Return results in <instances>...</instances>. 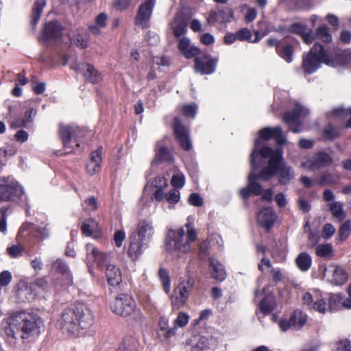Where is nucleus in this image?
<instances>
[{"label":"nucleus","mask_w":351,"mask_h":351,"mask_svg":"<svg viewBox=\"0 0 351 351\" xmlns=\"http://www.w3.org/2000/svg\"><path fill=\"white\" fill-rule=\"evenodd\" d=\"M215 61L208 55L200 53L195 57V69L196 72L201 74L208 75L215 71Z\"/></svg>","instance_id":"obj_18"},{"label":"nucleus","mask_w":351,"mask_h":351,"mask_svg":"<svg viewBox=\"0 0 351 351\" xmlns=\"http://www.w3.org/2000/svg\"><path fill=\"white\" fill-rule=\"evenodd\" d=\"M51 272H56L62 274L64 278L62 286L68 287L72 284V275L69 270L68 266L62 260L57 259L52 263Z\"/></svg>","instance_id":"obj_22"},{"label":"nucleus","mask_w":351,"mask_h":351,"mask_svg":"<svg viewBox=\"0 0 351 351\" xmlns=\"http://www.w3.org/2000/svg\"><path fill=\"white\" fill-rule=\"evenodd\" d=\"M62 27L58 21H51L45 25L44 35L47 38H53L60 36Z\"/></svg>","instance_id":"obj_32"},{"label":"nucleus","mask_w":351,"mask_h":351,"mask_svg":"<svg viewBox=\"0 0 351 351\" xmlns=\"http://www.w3.org/2000/svg\"><path fill=\"white\" fill-rule=\"evenodd\" d=\"M158 276L164 291L166 293H169L171 289V280L168 272L165 269L160 268L158 271Z\"/></svg>","instance_id":"obj_42"},{"label":"nucleus","mask_w":351,"mask_h":351,"mask_svg":"<svg viewBox=\"0 0 351 351\" xmlns=\"http://www.w3.org/2000/svg\"><path fill=\"white\" fill-rule=\"evenodd\" d=\"M85 131L79 127L73 125H60L59 135L62 139V144L65 150V154L73 152L75 149L71 146L70 143L73 140L75 143V147H78L80 143L77 138L84 135Z\"/></svg>","instance_id":"obj_10"},{"label":"nucleus","mask_w":351,"mask_h":351,"mask_svg":"<svg viewBox=\"0 0 351 351\" xmlns=\"http://www.w3.org/2000/svg\"><path fill=\"white\" fill-rule=\"evenodd\" d=\"M315 36L317 39H319L324 43H328L332 41V36L326 25L321 26L316 29Z\"/></svg>","instance_id":"obj_43"},{"label":"nucleus","mask_w":351,"mask_h":351,"mask_svg":"<svg viewBox=\"0 0 351 351\" xmlns=\"http://www.w3.org/2000/svg\"><path fill=\"white\" fill-rule=\"evenodd\" d=\"M81 230L86 236L96 237L99 233V224L94 219L90 218L83 221Z\"/></svg>","instance_id":"obj_26"},{"label":"nucleus","mask_w":351,"mask_h":351,"mask_svg":"<svg viewBox=\"0 0 351 351\" xmlns=\"http://www.w3.org/2000/svg\"><path fill=\"white\" fill-rule=\"evenodd\" d=\"M23 195V189L12 178H0V202H16Z\"/></svg>","instance_id":"obj_8"},{"label":"nucleus","mask_w":351,"mask_h":351,"mask_svg":"<svg viewBox=\"0 0 351 351\" xmlns=\"http://www.w3.org/2000/svg\"><path fill=\"white\" fill-rule=\"evenodd\" d=\"M339 232L340 239L342 241L346 240L351 233V222L350 221L344 222L341 226Z\"/></svg>","instance_id":"obj_50"},{"label":"nucleus","mask_w":351,"mask_h":351,"mask_svg":"<svg viewBox=\"0 0 351 351\" xmlns=\"http://www.w3.org/2000/svg\"><path fill=\"white\" fill-rule=\"evenodd\" d=\"M275 202L280 208H284L287 204V198L284 193H279L275 196Z\"/></svg>","instance_id":"obj_63"},{"label":"nucleus","mask_w":351,"mask_h":351,"mask_svg":"<svg viewBox=\"0 0 351 351\" xmlns=\"http://www.w3.org/2000/svg\"><path fill=\"white\" fill-rule=\"evenodd\" d=\"M332 116L339 117L342 119H348L346 127L351 128V108H337L330 112Z\"/></svg>","instance_id":"obj_41"},{"label":"nucleus","mask_w":351,"mask_h":351,"mask_svg":"<svg viewBox=\"0 0 351 351\" xmlns=\"http://www.w3.org/2000/svg\"><path fill=\"white\" fill-rule=\"evenodd\" d=\"M7 208L3 207L0 208V231L5 232L6 230V215Z\"/></svg>","instance_id":"obj_60"},{"label":"nucleus","mask_w":351,"mask_h":351,"mask_svg":"<svg viewBox=\"0 0 351 351\" xmlns=\"http://www.w3.org/2000/svg\"><path fill=\"white\" fill-rule=\"evenodd\" d=\"M8 254L12 257H18L21 253V247L19 245H12L7 249Z\"/></svg>","instance_id":"obj_64"},{"label":"nucleus","mask_w":351,"mask_h":351,"mask_svg":"<svg viewBox=\"0 0 351 351\" xmlns=\"http://www.w3.org/2000/svg\"><path fill=\"white\" fill-rule=\"evenodd\" d=\"M249 176H248V185L251 190V192L255 195H259L262 193V186L260 184L256 182L258 178H261L259 177V173L256 174L254 172L256 169H253Z\"/></svg>","instance_id":"obj_36"},{"label":"nucleus","mask_w":351,"mask_h":351,"mask_svg":"<svg viewBox=\"0 0 351 351\" xmlns=\"http://www.w3.org/2000/svg\"><path fill=\"white\" fill-rule=\"evenodd\" d=\"M84 204L87 206L85 209H91V210H97V199L94 197H90L85 199Z\"/></svg>","instance_id":"obj_62"},{"label":"nucleus","mask_w":351,"mask_h":351,"mask_svg":"<svg viewBox=\"0 0 351 351\" xmlns=\"http://www.w3.org/2000/svg\"><path fill=\"white\" fill-rule=\"evenodd\" d=\"M189 319V317L186 313L180 312L178 317L174 320L173 324L176 326L184 327L188 324Z\"/></svg>","instance_id":"obj_52"},{"label":"nucleus","mask_w":351,"mask_h":351,"mask_svg":"<svg viewBox=\"0 0 351 351\" xmlns=\"http://www.w3.org/2000/svg\"><path fill=\"white\" fill-rule=\"evenodd\" d=\"M331 156L324 152H319L306 161L302 162L301 167L315 171L322 168L328 167L332 163Z\"/></svg>","instance_id":"obj_14"},{"label":"nucleus","mask_w":351,"mask_h":351,"mask_svg":"<svg viewBox=\"0 0 351 351\" xmlns=\"http://www.w3.org/2000/svg\"><path fill=\"white\" fill-rule=\"evenodd\" d=\"M338 177L334 173L325 171L322 173L318 184L321 186L335 185L338 183Z\"/></svg>","instance_id":"obj_38"},{"label":"nucleus","mask_w":351,"mask_h":351,"mask_svg":"<svg viewBox=\"0 0 351 351\" xmlns=\"http://www.w3.org/2000/svg\"><path fill=\"white\" fill-rule=\"evenodd\" d=\"M125 234L123 230H119L114 232V241L115 245L117 247H120L122 245V243L125 240Z\"/></svg>","instance_id":"obj_55"},{"label":"nucleus","mask_w":351,"mask_h":351,"mask_svg":"<svg viewBox=\"0 0 351 351\" xmlns=\"http://www.w3.org/2000/svg\"><path fill=\"white\" fill-rule=\"evenodd\" d=\"M227 14L228 17H233L232 11L230 9L218 11H210L208 14L206 20L207 23L210 25L215 24L216 22L219 21V16L222 14Z\"/></svg>","instance_id":"obj_39"},{"label":"nucleus","mask_w":351,"mask_h":351,"mask_svg":"<svg viewBox=\"0 0 351 351\" xmlns=\"http://www.w3.org/2000/svg\"><path fill=\"white\" fill-rule=\"evenodd\" d=\"M330 210L332 215L340 221L343 220L346 217V214L343 210V204L340 202L332 203L330 206Z\"/></svg>","instance_id":"obj_44"},{"label":"nucleus","mask_w":351,"mask_h":351,"mask_svg":"<svg viewBox=\"0 0 351 351\" xmlns=\"http://www.w3.org/2000/svg\"><path fill=\"white\" fill-rule=\"evenodd\" d=\"M86 249L87 252L86 258L88 262H95L97 266L101 269H106L108 265H111L110 263L112 258V254L110 253L100 252L97 248L90 243L86 245Z\"/></svg>","instance_id":"obj_16"},{"label":"nucleus","mask_w":351,"mask_h":351,"mask_svg":"<svg viewBox=\"0 0 351 351\" xmlns=\"http://www.w3.org/2000/svg\"><path fill=\"white\" fill-rule=\"evenodd\" d=\"M208 262L212 278L217 281H223L227 276L223 265L213 256L209 257Z\"/></svg>","instance_id":"obj_23"},{"label":"nucleus","mask_w":351,"mask_h":351,"mask_svg":"<svg viewBox=\"0 0 351 351\" xmlns=\"http://www.w3.org/2000/svg\"><path fill=\"white\" fill-rule=\"evenodd\" d=\"M36 114L34 108H30L25 112L24 117L20 120H16L10 124L11 128H16L19 127L28 128L32 123L33 119Z\"/></svg>","instance_id":"obj_30"},{"label":"nucleus","mask_w":351,"mask_h":351,"mask_svg":"<svg viewBox=\"0 0 351 351\" xmlns=\"http://www.w3.org/2000/svg\"><path fill=\"white\" fill-rule=\"evenodd\" d=\"M197 106L195 103L184 105L182 107V112L186 117L194 118L197 112Z\"/></svg>","instance_id":"obj_49"},{"label":"nucleus","mask_w":351,"mask_h":351,"mask_svg":"<svg viewBox=\"0 0 351 351\" xmlns=\"http://www.w3.org/2000/svg\"><path fill=\"white\" fill-rule=\"evenodd\" d=\"M259 137L263 140H269L274 138L278 145H283L286 139L282 134V130L280 127L264 128L259 131Z\"/></svg>","instance_id":"obj_21"},{"label":"nucleus","mask_w":351,"mask_h":351,"mask_svg":"<svg viewBox=\"0 0 351 351\" xmlns=\"http://www.w3.org/2000/svg\"><path fill=\"white\" fill-rule=\"evenodd\" d=\"M237 32V37L238 40L240 41H247L249 43H258L261 40V39L264 36V35H261L258 31H255V38L254 39H252V33L247 28H242L238 30Z\"/></svg>","instance_id":"obj_29"},{"label":"nucleus","mask_w":351,"mask_h":351,"mask_svg":"<svg viewBox=\"0 0 351 351\" xmlns=\"http://www.w3.org/2000/svg\"><path fill=\"white\" fill-rule=\"evenodd\" d=\"M276 215L271 208H264L257 214V221L261 226L269 231L274 226Z\"/></svg>","instance_id":"obj_20"},{"label":"nucleus","mask_w":351,"mask_h":351,"mask_svg":"<svg viewBox=\"0 0 351 351\" xmlns=\"http://www.w3.org/2000/svg\"><path fill=\"white\" fill-rule=\"evenodd\" d=\"M180 191L176 189H172L165 194V199L170 204H176L180 201Z\"/></svg>","instance_id":"obj_48"},{"label":"nucleus","mask_w":351,"mask_h":351,"mask_svg":"<svg viewBox=\"0 0 351 351\" xmlns=\"http://www.w3.org/2000/svg\"><path fill=\"white\" fill-rule=\"evenodd\" d=\"M308 315L301 310L294 311L289 319H282L279 321L278 326L283 332L289 329L298 330L301 329L307 322Z\"/></svg>","instance_id":"obj_12"},{"label":"nucleus","mask_w":351,"mask_h":351,"mask_svg":"<svg viewBox=\"0 0 351 351\" xmlns=\"http://www.w3.org/2000/svg\"><path fill=\"white\" fill-rule=\"evenodd\" d=\"M324 136L326 138L332 140L339 136V132L334 126L328 125L324 130Z\"/></svg>","instance_id":"obj_54"},{"label":"nucleus","mask_w":351,"mask_h":351,"mask_svg":"<svg viewBox=\"0 0 351 351\" xmlns=\"http://www.w3.org/2000/svg\"><path fill=\"white\" fill-rule=\"evenodd\" d=\"M189 203L195 206H201L203 204V199L197 193H191L189 197Z\"/></svg>","instance_id":"obj_58"},{"label":"nucleus","mask_w":351,"mask_h":351,"mask_svg":"<svg viewBox=\"0 0 351 351\" xmlns=\"http://www.w3.org/2000/svg\"><path fill=\"white\" fill-rule=\"evenodd\" d=\"M173 127L180 146L185 151L191 150L192 143L189 137V129L182 124L181 121L178 117L174 118Z\"/></svg>","instance_id":"obj_17"},{"label":"nucleus","mask_w":351,"mask_h":351,"mask_svg":"<svg viewBox=\"0 0 351 351\" xmlns=\"http://www.w3.org/2000/svg\"><path fill=\"white\" fill-rule=\"evenodd\" d=\"M33 236L39 241H43L49 236V231L47 228V225L43 227H38L34 226L33 230Z\"/></svg>","instance_id":"obj_45"},{"label":"nucleus","mask_w":351,"mask_h":351,"mask_svg":"<svg viewBox=\"0 0 351 351\" xmlns=\"http://www.w3.org/2000/svg\"><path fill=\"white\" fill-rule=\"evenodd\" d=\"M197 234L191 223L185 224L184 228L182 227L177 230H170L168 233L166 241V248L168 251L172 252L178 250L187 253L191 249V243L195 241Z\"/></svg>","instance_id":"obj_6"},{"label":"nucleus","mask_w":351,"mask_h":351,"mask_svg":"<svg viewBox=\"0 0 351 351\" xmlns=\"http://www.w3.org/2000/svg\"><path fill=\"white\" fill-rule=\"evenodd\" d=\"M156 0H145L139 6L135 18V24L142 28H147L155 6Z\"/></svg>","instance_id":"obj_15"},{"label":"nucleus","mask_w":351,"mask_h":351,"mask_svg":"<svg viewBox=\"0 0 351 351\" xmlns=\"http://www.w3.org/2000/svg\"><path fill=\"white\" fill-rule=\"evenodd\" d=\"M173 35L180 37L186 32V23L180 16H176L171 23Z\"/></svg>","instance_id":"obj_35"},{"label":"nucleus","mask_w":351,"mask_h":351,"mask_svg":"<svg viewBox=\"0 0 351 351\" xmlns=\"http://www.w3.org/2000/svg\"><path fill=\"white\" fill-rule=\"evenodd\" d=\"M101 150H102V147H100L98 149H97V150H95V152H93L90 154V158L89 161L92 162L93 163H96L101 166V160H102Z\"/></svg>","instance_id":"obj_56"},{"label":"nucleus","mask_w":351,"mask_h":351,"mask_svg":"<svg viewBox=\"0 0 351 351\" xmlns=\"http://www.w3.org/2000/svg\"><path fill=\"white\" fill-rule=\"evenodd\" d=\"M308 113V109L297 103L291 110L285 113L283 120L289 125L293 132L298 133L302 131V125L299 123L295 125V124L298 123V120L300 117L305 116Z\"/></svg>","instance_id":"obj_13"},{"label":"nucleus","mask_w":351,"mask_h":351,"mask_svg":"<svg viewBox=\"0 0 351 351\" xmlns=\"http://www.w3.org/2000/svg\"><path fill=\"white\" fill-rule=\"evenodd\" d=\"M111 310L118 315L129 317L136 312V305L134 299L128 294H120L111 303Z\"/></svg>","instance_id":"obj_11"},{"label":"nucleus","mask_w":351,"mask_h":351,"mask_svg":"<svg viewBox=\"0 0 351 351\" xmlns=\"http://www.w3.org/2000/svg\"><path fill=\"white\" fill-rule=\"evenodd\" d=\"M275 306L274 295H267L259 303L258 308L264 315H268L274 309Z\"/></svg>","instance_id":"obj_34"},{"label":"nucleus","mask_w":351,"mask_h":351,"mask_svg":"<svg viewBox=\"0 0 351 351\" xmlns=\"http://www.w3.org/2000/svg\"><path fill=\"white\" fill-rule=\"evenodd\" d=\"M323 274L326 278H328L332 275V278L330 280L335 285H342L348 280V275L345 270L334 265H330L328 267L325 268Z\"/></svg>","instance_id":"obj_19"},{"label":"nucleus","mask_w":351,"mask_h":351,"mask_svg":"<svg viewBox=\"0 0 351 351\" xmlns=\"http://www.w3.org/2000/svg\"><path fill=\"white\" fill-rule=\"evenodd\" d=\"M348 298H344L341 294H330L328 298H322L317 294L305 292L302 297L303 304L309 308L320 313L334 311L341 307L351 308V285L348 289Z\"/></svg>","instance_id":"obj_4"},{"label":"nucleus","mask_w":351,"mask_h":351,"mask_svg":"<svg viewBox=\"0 0 351 351\" xmlns=\"http://www.w3.org/2000/svg\"><path fill=\"white\" fill-rule=\"evenodd\" d=\"M210 243L207 240L202 241L199 244V255L201 259L205 258L209 254Z\"/></svg>","instance_id":"obj_53"},{"label":"nucleus","mask_w":351,"mask_h":351,"mask_svg":"<svg viewBox=\"0 0 351 351\" xmlns=\"http://www.w3.org/2000/svg\"><path fill=\"white\" fill-rule=\"evenodd\" d=\"M171 183L175 189H181L185 184V178L182 173H177L172 176Z\"/></svg>","instance_id":"obj_47"},{"label":"nucleus","mask_w":351,"mask_h":351,"mask_svg":"<svg viewBox=\"0 0 351 351\" xmlns=\"http://www.w3.org/2000/svg\"><path fill=\"white\" fill-rule=\"evenodd\" d=\"M156 160L158 161H172L173 156L166 146L158 142L156 144Z\"/></svg>","instance_id":"obj_37"},{"label":"nucleus","mask_w":351,"mask_h":351,"mask_svg":"<svg viewBox=\"0 0 351 351\" xmlns=\"http://www.w3.org/2000/svg\"><path fill=\"white\" fill-rule=\"evenodd\" d=\"M94 319L90 310L80 306L64 310L58 321V326L63 332L76 335L81 330L90 328L93 324Z\"/></svg>","instance_id":"obj_3"},{"label":"nucleus","mask_w":351,"mask_h":351,"mask_svg":"<svg viewBox=\"0 0 351 351\" xmlns=\"http://www.w3.org/2000/svg\"><path fill=\"white\" fill-rule=\"evenodd\" d=\"M335 232V227L330 223H326L322 229V236L324 239L330 238Z\"/></svg>","instance_id":"obj_57"},{"label":"nucleus","mask_w":351,"mask_h":351,"mask_svg":"<svg viewBox=\"0 0 351 351\" xmlns=\"http://www.w3.org/2000/svg\"><path fill=\"white\" fill-rule=\"evenodd\" d=\"M71 41L73 44L82 49H85L87 47L86 41H85L80 34L75 35L71 39Z\"/></svg>","instance_id":"obj_61"},{"label":"nucleus","mask_w":351,"mask_h":351,"mask_svg":"<svg viewBox=\"0 0 351 351\" xmlns=\"http://www.w3.org/2000/svg\"><path fill=\"white\" fill-rule=\"evenodd\" d=\"M195 280L191 276H188L186 280H182L173 289L171 296V305L173 309H179L183 306L193 291Z\"/></svg>","instance_id":"obj_9"},{"label":"nucleus","mask_w":351,"mask_h":351,"mask_svg":"<svg viewBox=\"0 0 351 351\" xmlns=\"http://www.w3.org/2000/svg\"><path fill=\"white\" fill-rule=\"evenodd\" d=\"M154 234L155 228L153 222L148 219L140 220L136 230L129 237L128 256L132 260L137 259L148 247Z\"/></svg>","instance_id":"obj_5"},{"label":"nucleus","mask_w":351,"mask_h":351,"mask_svg":"<svg viewBox=\"0 0 351 351\" xmlns=\"http://www.w3.org/2000/svg\"><path fill=\"white\" fill-rule=\"evenodd\" d=\"M322 63L331 66L337 64L335 61L327 54L324 47L316 43L310 51L304 56L302 66L305 73L311 74L315 72Z\"/></svg>","instance_id":"obj_7"},{"label":"nucleus","mask_w":351,"mask_h":351,"mask_svg":"<svg viewBox=\"0 0 351 351\" xmlns=\"http://www.w3.org/2000/svg\"><path fill=\"white\" fill-rule=\"evenodd\" d=\"M137 341L131 336L125 337L117 351H136Z\"/></svg>","instance_id":"obj_40"},{"label":"nucleus","mask_w":351,"mask_h":351,"mask_svg":"<svg viewBox=\"0 0 351 351\" xmlns=\"http://www.w3.org/2000/svg\"><path fill=\"white\" fill-rule=\"evenodd\" d=\"M298 269L302 271H307L311 267L312 258L307 252L300 253L295 260Z\"/></svg>","instance_id":"obj_31"},{"label":"nucleus","mask_w":351,"mask_h":351,"mask_svg":"<svg viewBox=\"0 0 351 351\" xmlns=\"http://www.w3.org/2000/svg\"><path fill=\"white\" fill-rule=\"evenodd\" d=\"M80 69H84V77L93 84L98 83L102 79L101 74L89 64H82Z\"/></svg>","instance_id":"obj_27"},{"label":"nucleus","mask_w":351,"mask_h":351,"mask_svg":"<svg viewBox=\"0 0 351 351\" xmlns=\"http://www.w3.org/2000/svg\"><path fill=\"white\" fill-rule=\"evenodd\" d=\"M41 320L34 313L17 312L2 322V336L10 346H16L19 339H26L38 332Z\"/></svg>","instance_id":"obj_2"},{"label":"nucleus","mask_w":351,"mask_h":351,"mask_svg":"<svg viewBox=\"0 0 351 351\" xmlns=\"http://www.w3.org/2000/svg\"><path fill=\"white\" fill-rule=\"evenodd\" d=\"M261 141L256 139L254 147L250 155L252 168L258 169L265 163L267 159V166H265L259 173V177L264 180H268L275 174L278 175V182L282 185H287L295 178L293 169L282 161V152L280 149H273L269 147L260 148Z\"/></svg>","instance_id":"obj_1"},{"label":"nucleus","mask_w":351,"mask_h":351,"mask_svg":"<svg viewBox=\"0 0 351 351\" xmlns=\"http://www.w3.org/2000/svg\"><path fill=\"white\" fill-rule=\"evenodd\" d=\"M45 5V0H37L34 4L31 14V25L33 29L35 28L37 23L40 20Z\"/></svg>","instance_id":"obj_33"},{"label":"nucleus","mask_w":351,"mask_h":351,"mask_svg":"<svg viewBox=\"0 0 351 351\" xmlns=\"http://www.w3.org/2000/svg\"><path fill=\"white\" fill-rule=\"evenodd\" d=\"M178 49L181 53L188 59L195 57L200 53L199 48L192 46L190 40L187 38H182L178 43Z\"/></svg>","instance_id":"obj_24"},{"label":"nucleus","mask_w":351,"mask_h":351,"mask_svg":"<svg viewBox=\"0 0 351 351\" xmlns=\"http://www.w3.org/2000/svg\"><path fill=\"white\" fill-rule=\"evenodd\" d=\"M12 276L9 271L0 273V287H7L12 281Z\"/></svg>","instance_id":"obj_51"},{"label":"nucleus","mask_w":351,"mask_h":351,"mask_svg":"<svg viewBox=\"0 0 351 351\" xmlns=\"http://www.w3.org/2000/svg\"><path fill=\"white\" fill-rule=\"evenodd\" d=\"M294 49L292 45L282 43L280 45L277 46L276 53L287 62L290 63L293 60Z\"/></svg>","instance_id":"obj_28"},{"label":"nucleus","mask_w":351,"mask_h":351,"mask_svg":"<svg viewBox=\"0 0 351 351\" xmlns=\"http://www.w3.org/2000/svg\"><path fill=\"white\" fill-rule=\"evenodd\" d=\"M108 283L111 286H117L122 281V276L119 268L114 264L108 265L105 269Z\"/></svg>","instance_id":"obj_25"},{"label":"nucleus","mask_w":351,"mask_h":351,"mask_svg":"<svg viewBox=\"0 0 351 351\" xmlns=\"http://www.w3.org/2000/svg\"><path fill=\"white\" fill-rule=\"evenodd\" d=\"M332 252V247L330 243L320 244L316 247L315 253L319 257H327Z\"/></svg>","instance_id":"obj_46"},{"label":"nucleus","mask_w":351,"mask_h":351,"mask_svg":"<svg viewBox=\"0 0 351 351\" xmlns=\"http://www.w3.org/2000/svg\"><path fill=\"white\" fill-rule=\"evenodd\" d=\"M34 225L31 223H24L19 229V234L25 236V234L32 233Z\"/></svg>","instance_id":"obj_59"}]
</instances>
